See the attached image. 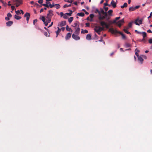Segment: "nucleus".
Instances as JSON below:
<instances>
[{
  "instance_id": "obj_39",
  "label": "nucleus",
  "mask_w": 152,
  "mask_h": 152,
  "mask_svg": "<svg viewBox=\"0 0 152 152\" xmlns=\"http://www.w3.org/2000/svg\"><path fill=\"white\" fill-rule=\"evenodd\" d=\"M7 16L8 17L10 18L12 16V15L10 13H9L7 14Z\"/></svg>"
},
{
  "instance_id": "obj_17",
  "label": "nucleus",
  "mask_w": 152,
  "mask_h": 152,
  "mask_svg": "<svg viewBox=\"0 0 152 152\" xmlns=\"http://www.w3.org/2000/svg\"><path fill=\"white\" fill-rule=\"evenodd\" d=\"M58 30L56 31V37H57L58 35V34L61 31V29H60L59 27H58Z\"/></svg>"
},
{
  "instance_id": "obj_24",
  "label": "nucleus",
  "mask_w": 152,
  "mask_h": 152,
  "mask_svg": "<svg viewBox=\"0 0 152 152\" xmlns=\"http://www.w3.org/2000/svg\"><path fill=\"white\" fill-rule=\"evenodd\" d=\"M142 34L143 36V37L145 38L147 36V34L145 32H142V34Z\"/></svg>"
},
{
  "instance_id": "obj_33",
  "label": "nucleus",
  "mask_w": 152,
  "mask_h": 152,
  "mask_svg": "<svg viewBox=\"0 0 152 152\" xmlns=\"http://www.w3.org/2000/svg\"><path fill=\"white\" fill-rule=\"evenodd\" d=\"M63 17L65 19H67L68 18L67 15L66 13L64 14Z\"/></svg>"
},
{
  "instance_id": "obj_43",
  "label": "nucleus",
  "mask_w": 152,
  "mask_h": 152,
  "mask_svg": "<svg viewBox=\"0 0 152 152\" xmlns=\"http://www.w3.org/2000/svg\"><path fill=\"white\" fill-rule=\"evenodd\" d=\"M149 43L150 44H152V39L151 38L148 40Z\"/></svg>"
},
{
  "instance_id": "obj_6",
  "label": "nucleus",
  "mask_w": 152,
  "mask_h": 152,
  "mask_svg": "<svg viewBox=\"0 0 152 152\" xmlns=\"http://www.w3.org/2000/svg\"><path fill=\"white\" fill-rule=\"evenodd\" d=\"M72 38L76 40H79L80 39V37L78 35L75 34H73L72 36Z\"/></svg>"
},
{
  "instance_id": "obj_58",
  "label": "nucleus",
  "mask_w": 152,
  "mask_h": 152,
  "mask_svg": "<svg viewBox=\"0 0 152 152\" xmlns=\"http://www.w3.org/2000/svg\"><path fill=\"white\" fill-rule=\"evenodd\" d=\"M110 18V17L109 16H107L106 18V20H109Z\"/></svg>"
},
{
  "instance_id": "obj_25",
  "label": "nucleus",
  "mask_w": 152,
  "mask_h": 152,
  "mask_svg": "<svg viewBox=\"0 0 152 152\" xmlns=\"http://www.w3.org/2000/svg\"><path fill=\"white\" fill-rule=\"evenodd\" d=\"M88 32V31L87 30H83V29L82 30V31H81V33L82 34H85V33H87Z\"/></svg>"
},
{
  "instance_id": "obj_3",
  "label": "nucleus",
  "mask_w": 152,
  "mask_h": 152,
  "mask_svg": "<svg viewBox=\"0 0 152 152\" xmlns=\"http://www.w3.org/2000/svg\"><path fill=\"white\" fill-rule=\"evenodd\" d=\"M109 31L112 33H119L121 35V34H123L120 31H118L116 30H114L113 28H109Z\"/></svg>"
},
{
  "instance_id": "obj_55",
  "label": "nucleus",
  "mask_w": 152,
  "mask_h": 152,
  "mask_svg": "<svg viewBox=\"0 0 152 152\" xmlns=\"http://www.w3.org/2000/svg\"><path fill=\"white\" fill-rule=\"evenodd\" d=\"M37 21V19H35L33 21V24L34 25H35V23H36Z\"/></svg>"
},
{
  "instance_id": "obj_44",
  "label": "nucleus",
  "mask_w": 152,
  "mask_h": 152,
  "mask_svg": "<svg viewBox=\"0 0 152 152\" xmlns=\"http://www.w3.org/2000/svg\"><path fill=\"white\" fill-rule=\"evenodd\" d=\"M105 26L106 28H109V25L107 24L106 23Z\"/></svg>"
},
{
  "instance_id": "obj_7",
  "label": "nucleus",
  "mask_w": 152,
  "mask_h": 152,
  "mask_svg": "<svg viewBox=\"0 0 152 152\" xmlns=\"http://www.w3.org/2000/svg\"><path fill=\"white\" fill-rule=\"evenodd\" d=\"M138 60L140 62L141 64H142L143 61V59L141 56H140L139 57H138Z\"/></svg>"
},
{
  "instance_id": "obj_47",
  "label": "nucleus",
  "mask_w": 152,
  "mask_h": 152,
  "mask_svg": "<svg viewBox=\"0 0 152 152\" xmlns=\"http://www.w3.org/2000/svg\"><path fill=\"white\" fill-rule=\"evenodd\" d=\"M51 18H51V17L46 16V20H51Z\"/></svg>"
},
{
  "instance_id": "obj_20",
  "label": "nucleus",
  "mask_w": 152,
  "mask_h": 152,
  "mask_svg": "<svg viewBox=\"0 0 152 152\" xmlns=\"http://www.w3.org/2000/svg\"><path fill=\"white\" fill-rule=\"evenodd\" d=\"M77 15L83 17L84 16L85 14L83 12H80V13H78Z\"/></svg>"
},
{
  "instance_id": "obj_63",
  "label": "nucleus",
  "mask_w": 152,
  "mask_h": 152,
  "mask_svg": "<svg viewBox=\"0 0 152 152\" xmlns=\"http://www.w3.org/2000/svg\"><path fill=\"white\" fill-rule=\"evenodd\" d=\"M120 17H116L115 18V20L116 21H117V20H118L119 19H120Z\"/></svg>"
},
{
  "instance_id": "obj_27",
  "label": "nucleus",
  "mask_w": 152,
  "mask_h": 152,
  "mask_svg": "<svg viewBox=\"0 0 152 152\" xmlns=\"http://www.w3.org/2000/svg\"><path fill=\"white\" fill-rule=\"evenodd\" d=\"M55 6H56V8L57 9H59L61 7V6H60V5L58 4H55Z\"/></svg>"
},
{
  "instance_id": "obj_16",
  "label": "nucleus",
  "mask_w": 152,
  "mask_h": 152,
  "mask_svg": "<svg viewBox=\"0 0 152 152\" xmlns=\"http://www.w3.org/2000/svg\"><path fill=\"white\" fill-rule=\"evenodd\" d=\"M77 26H78V27H79V23L78 21H76V22L74 23V26H73L74 27H75Z\"/></svg>"
},
{
  "instance_id": "obj_40",
  "label": "nucleus",
  "mask_w": 152,
  "mask_h": 152,
  "mask_svg": "<svg viewBox=\"0 0 152 152\" xmlns=\"http://www.w3.org/2000/svg\"><path fill=\"white\" fill-rule=\"evenodd\" d=\"M15 0L17 2L20 3V4L22 3V0Z\"/></svg>"
},
{
  "instance_id": "obj_4",
  "label": "nucleus",
  "mask_w": 152,
  "mask_h": 152,
  "mask_svg": "<svg viewBox=\"0 0 152 152\" xmlns=\"http://www.w3.org/2000/svg\"><path fill=\"white\" fill-rule=\"evenodd\" d=\"M143 20V19H142L139 20V18H138L135 20L134 23L136 25L139 26L140 24H141L142 23Z\"/></svg>"
},
{
  "instance_id": "obj_19",
  "label": "nucleus",
  "mask_w": 152,
  "mask_h": 152,
  "mask_svg": "<svg viewBox=\"0 0 152 152\" xmlns=\"http://www.w3.org/2000/svg\"><path fill=\"white\" fill-rule=\"evenodd\" d=\"M66 30L67 31H70L71 32L72 31V30L71 29V28H69L68 25H67L66 26Z\"/></svg>"
},
{
  "instance_id": "obj_56",
  "label": "nucleus",
  "mask_w": 152,
  "mask_h": 152,
  "mask_svg": "<svg viewBox=\"0 0 152 152\" xmlns=\"http://www.w3.org/2000/svg\"><path fill=\"white\" fill-rule=\"evenodd\" d=\"M152 12H151L150 13V16L148 18V19H149V18H151L152 17Z\"/></svg>"
},
{
  "instance_id": "obj_52",
  "label": "nucleus",
  "mask_w": 152,
  "mask_h": 152,
  "mask_svg": "<svg viewBox=\"0 0 152 152\" xmlns=\"http://www.w3.org/2000/svg\"><path fill=\"white\" fill-rule=\"evenodd\" d=\"M135 32H137V33L138 34H142V32H139V31H137V30H135Z\"/></svg>"
},
{
  "instance_id": "obj_8",
  "label": "nucleus",
  "mask_w": 152,
  "mask_h": 152,
  "mask_svg": "<svg viewBox=\"0 0 152 152\" xmlns=\"http://www.w3.org/2000/svg\"><path fill=\"white\" fill-rule=\"evenodd\" d=\"M75 34L76 35H78L80 33V28L78 27L77 28H75Z\"/></svg>"
},
{
  "instance_id": "obj_1",
  "label": "nucleus",
  "mask_w": 152,
  "mask_h": 152,
  "mask_svg": "<svg viewBox=\"0 0 152 152\" xmlns=\"http://www.w3.org/2000/svg\"><path fill=\"white\" fill-rule=\"evenodd\" d=\"M94 30L96 32H101L104 30V27L96 26L94 27Z\"/></svg>"
},
{
  "instance_id": "obj_13",
  "label": "nucleus",
  "mask_w": 152,
  "mask_h": 152,
  "mask_svg": "<svg viewBox=\"0 0 152 152\" xmlns=\"http://www.w3.org/2000/svg\"><path fill=\"white\" fill-rule=\"evenodd\" d=\"M111 5L113 8H115L116 7V3L113 0H112L111 2Z\"/></svg>"
},
{
  "instance_id": "obj_53",
  "label": "nucleus",
  "mask_w": 152,
  "mask_h": 152,
  "mask_svg": "<svg viewBox=\"0 0 152 152\" xmlns=\"http://www.w3.org/2000/svg\"><path fill=\"white\" fill-rule=\"evenodd\" d=\"M94 15L93 14H91L90 15V17L91 18H92L94 17Z\"/></svg>"
},
{
  "instance_id": "obj_35",
  "label": "nucleus",
  "mask_w": 152,
  "mask_h": 152,
  "mask_svg": "<svg viewBox=\"0 0 152 152\" xmlns=\"http://www.w3.org/2000/svg\"><path fill=\"white\" fill-rule=\"evenodd\" d=\"M118 23H124V18H123L121 20H119L118 21Z\"/></svg>"
},
{
  "instance_id": "obj_64",
  "label": "nucleus",
  "mask_w": 152,
  "mask_h": 152,
  "mask_svg": "<svg viewBox=\"0 0 152 152\" xmlns=\"http://www.w3.org/2000/svg\"><path fill=\"white\" fill-rule=\"evenodd\" d=\"M86 25L87 26L89 27L90 26V23H86Z\"/></svg>"
},
{
  "instance_id": "obj_34",
  "label": "nucleus",
  "mask_w": 152,
  "mask_h": 152,
  "mask_svg": "<svg viewBox=\"0 0 152 152\" xmlns=\"http://www.w3.org/2000/svg\"><path fill=\"white\" fill-rule=\"evenodd\" d=\"M71 4H69V5H67V4H65L64 5L63 7L64 8L70 6H71Z\"/></svg>"
},
{
  "instance_id": "obj_42",
  "label": "nucleus",
  "mask_w": 152,
  "mask_h": 152,
  "mask_svg": "<svg viewBox=\"0 0 152 152\" xmlns=\"http://www.w3.org/2000/svg\"><path fill=\"white\" fill-rule=\"evenodd\" d=\"M36 28L38 29L39 30L42 31V29L39 27L38 26H35Z\"/></svg>"
},
{
  "instance_id": "obj_22",
  "label": "nucleus",
  "mask_w": 152,
  "mask_h": 152,
  "mask_svg": "<svg viewBox=\"0 0 152 152\" xmlns=\"http://www.w3.org/2000/svg\"><path fill=\"white\" fill-rule=\"evenodd\" d=\"M125 46L126 48L131 47V45L129 43H125Z\"/></svg>"
},
{
  "instance_id": "obj_32",
  "label": "nucleus",
  "mask_w": 152,
  "mask_h": 152,
  "mask_svg": "<svg viewBox=\"0 0 152 152\" xmlns=\"http://www.w3.org/2000/svg\"><path fill=\"white\" fill-rule=\"evenodd\" d=\"M55 4L53 3L52 4H50V5H49V7H50V8H52L55 6Z\"/></svg>"
},
{
  "instance_id": "obj_9",
  "label": "nucleus",
  "mask_w": 152,
  "mask_h": 152,
  "mask_svg": "<svg viewBox=\"0 0 152 152\" xmlns=\"http://www.w3.org/2000/svg\"><path fill=\"white\" fill-rule=\"evenodd\" d=\"M104 16H102L101 14H100V15H99L98 19L100 21L103 20L104 19H106V18Z\"/></svg>"
},
{
  "instance_id": "obj_46",
  "label": "nucleus",
  "mask_w": 152,
  "mask_h": 152,
  "mask_svg": "<svg viewBox=\"0 0 152 152\" xmlns=\"http://www.w3.org/2000/svg\"><path fill=\"white\" fill-rule=\"evenodd\" d=\"M21 4H20V3H18L16 2V7H18Z\"/></svg>"
},
{
  "instance_id": "obj_57",
  "label": "nucleus",
  "mask_w": 152,
  "mask_h": 152,
  "mask_svg": "<svg viewBox=\"0 0 152 152\" xmlns=\"http://www.w3.org/2000/svg\"><path fill=\"white\" fill-rule=\"evenodd\" d=\"M116 21L115 20V19L113 21H110V22H111L112 23H116Z\"/></svg>"
},
{
  "instance_id": "obj_61",
  "label": "nucleus",
  "mask_w": 152,
  "mask_h": 152,
  "mask_svg": "<svg viewBox=\"0 0 152 152\" xmlns=\"http://www.w3.org/2000/svg\"><path fill=\"white\" fill-rule=\"evenodd\" d=\"M66 14L67 15H69V16H71V13H66Z\"/></svg>"
},
{
  "instance_id": "obj_15",
  "label": "nucleus",
  "mask_w": 152,
  "mask_h": 152,
  "mask_svg": "<svg viewBox=\"0 0 152 152\" xmlns=\"http://www.w3.org/2000/svg\"><path fill=\"white\" fill-rule=\"evenodd\" d=\"M99 23H100L101 26H102V27H103L104 26H105L106 23L105 22L101 20L99 22Z\"/></svg>"
},
{
  "instance_id": "obj_21",
  "label": "nucleus",
  "mask_w": 152,
  "mask_h": 152,
  "mask_svg": "<svg viewBox=\"0 0 152 152\" xmlns=\"http://www.w3.org/2000/svg\"><path fill=\"white\" fill-rule=\"evenodd\" d=\"M30 14L29 13L26 12L25 14L24 17L27 18V17H30Z\"/></svg>"
},
{
  "instance_id": "obj_41",
  "label": "nucleus",
  "mask_w": 152,
  "mask_h": 152,
  "mask_svg": "<svg viewBox=\"0 0 152 152\" xmlns=\"http://www.w3.org/2000/svg\"><path fill=\"white\" fill-rule=\"evenodd\" d=\"M132 25V22H130L128 24V27L129 28L131 27Z\"/></svg>"
},
{
  "instance_id": "obj_38",
  "label": "nucleus",
  "mask_w": 152,
  "mask_h": 152,
  "mask_svg": "<svg viewBox=\"0 0 152 152\" xmlns=\"http://www.w3.org/2000/svg\"><path fill=\"white\" fill-rule=\"evenodd\" d=\"M16 13L18 15H20V11L19 10H18L17 11H15Z\"/></svg>"
},
{
  "instance_id": "obj_11",
  "label": "nucleus",
  "mask_w": 152,
  "mask_h": 152,
  "mask_svg": "<svg viewBox=\"0 0 152 152\" xmlns=\"http://www.w3.org/2000/svg\"><path fill=\"white\" fill-rule=\"evenodd\" d=\"M66 24V22L65 21H63L60 23L58 26H65Z\"/></svg>"
},
{
  "instance_id": "obj_37",
  "label": "nucleus",
  "mask_w": 152,
  "mask_h": 152,
  "mask_svg": "<svg viewBox=\"0 0 152 152\" xmlns=\"http://www.w3.org/2000/svg\"><path fill=\"white\" fill-rule=\"evenodd\" d=\"M42 5H43L44 6H45L46 7H49V5H48V4H42Z\"/></svg>"
},
{
  "instance_id": "obj_28",
  "label": "nucleus",
  "mask_w": 152,
  "mask_h": 152,
  "mask_svg": "<svg viewBox=\"0 0 152 152\" xmlns=\"http://www.w3.org/2000/svg\"><path fill=\"white\" fill-rule=\"evenodd\" d=\"M134 10H135L134 7H130L129 9V10L130 12L134 11Z\"/></svg>"
},
{
  "instance_id": "obj_29",
  "label": "nucleus",
  "mask_w": 152,
  "mask_h": 152,
  "mask_svg": "<svg viewBox=\"0 0 152 152\" xmlns=\"http://www.w3.org/2000/svg\"><path fill=\"white\" fill-rule=\"evenodd\" d=\"M15 18L16 20H19L21 18V17L15 15Z\"/></svg>"
},
{
  "instance_id": "obj_45",
  "label": "nucleus",
  "mask_w": 152,
  "mask_h": 152,
  "mask_svg": "<svg viewBox=\"0 0 152 152\" xmlns=\"http://www.w3.org/2000/svg\"><path fill=\"white\" fill-rule=\"evenodd\" d=\"M103 15H104V16H105V17L106 18L107 16H108V15H107V12H105L104 13V14H103Z\"/></svg>"
},
{
  "instance_id": "obj_51",
  "label": "nucleus",
  "mask_w": 152,
  "mask_h": 152,
  "mask_svg": "<svg viewBox=\"0 0 152 152\" xmlns=\"http://www.w3.org/2000/svg\"><path fill=\"white\" fill-rule=\"evenodd\" d=\"M140 7V6H139V5H138V6H136L135 7H134V9L135 10L136 9H138V8H139Z\"/></svg>"
},
{
  "instance_id": "obj_26",
  "label": "nucleus",
  "mask_w": 152,
  "mask_h": 152,
  "mask_svg": "<svg viewBox=\"0 0 152 152\" xmlns=\"http://www.w3.org/2000/svg\"><path fill=\"white\" fill-rule=\"evenodd\" d=\"M73 20V17H71L68 19V22L69 23H70Z\"/></svg>"
},
{
  "instance_id": "obj_2",
  "label": "nucleus",
  "mask_w": 152,
  "mask_h": 152,
  "mask_svg": "<svg viewBox=\"0 0 152 152\" xmlns=\"http://www.w3.org/2000/svg\"><path fill=\"white\" fill-rule=\"evenodd\" d=\"M41 20L43 22L44 24L46 26H47L48 25V23H50L51 21V20H46V21H45V18L44 16L42 17Z\"/></svg>"
},
{
  "instance_id": "obj_60",
  "label": "nucleus",
  "mask_w": 152,
  "mask_h": 152,
  "mask_svg": "<svg viewBox=\"0 0 152 152\" xmlns=\"http://www.w3.org/2000/svg\"><path fill=\"white\" fill-rule=\"evenodd\" d=\"M141 56L142 57V58H143L145 59H147V57L146 56L144 55H142Z\"/></svg>"
},
{
  "instance_id": "obj_54",
  "label": "nucleus",
  "mask_w": 152,
  "mask_h": 152,
  "mask_svg": "<svg viewBox=\"0 0 152 152\" xmlns=\"http://www.w3.org/2000/svg\"><path fill=\"white\" fill-rule=\"evenodd\" d=\"M60 15L61 16V17H62V16H63V15H64V14L63 12H61L60 13Z\"/></svg>"
},
{
  "instance_id": "obj_18",
  "label": "nucleus",
  "mask_w": 152,
  "mask_h": 152,
  "mask_svg": "<svg viewBox=\"0 0 152 152\" xmlns=\"http://www.w3.org/2000/svg\"><path fill=\"white\" fill-rule=\"evenodd\" d=\"M127 4L126 3H124V5L121 6V8H124V7H126L127 6Z\"/></svg>"
},
{
  "instance_id": "obj_50",
  "label": "nucleus",
  "mask_w": 152,
  "mask_h": 152,
  "mask_svg": "<svg viewBox=\"0 0 152 152\" xmlns=\"http://www.w3.org/2000/svg\"><path fill=\"white\" fill-rule=\"evenodd\" d=\"M117 23L118 24V25L119 27H121V23H118H118Z\"/></svg>"
},
{
  "instance_id": "obj_23",
  "label": "nucleus",
  "mask_w": 152,
  "mask_h": 152,
  "mask_svg": "<svg viewBox=\"0 0 152 152\" xmlns=\"http://www.w3.org/2000/svg\"><path fill=\"white\" fill-rule=\"evenodd\" d=\"M94 12L95 13H98L99 15H100L101 14L100 12L99 11V10L97 9H96L94 11Z\"/></svg>"
},
{
  "instance_id": "obj_36",
  "label": "nucleus",
  "mask_w": 152,
  "mask_h": 152,
  "mask_svg": "<svg viewBox=\"0 0 152 152\" xmlns=\"http://www.w3.org/2000/svg\"><path fill=\"white\" fill-rule=\"evenodd\" d=\"M101 12V13H102L103 14H104V13L105 12H104L103 9L101 8L100 9V11Z\"/></svg>"
},
{
  "instance_id": "obj_12",
  "label": "nucleus",
  "mask_w": 152,
  "mask_h": 152,
  "mask_svg": "<svg viewBox=\"0 0 152 152\" xmlns=\"http://www.w3.org/2000/svg\"><path fill=\"white\" fill-rule=\"evenodd\" d=\"M13 23V22L11 21H9L8 22H7L6 23V24L7 26H11Z\"/></svg>"
},
{
  "instance_id": "obj_5",
  "label": "nucleus",
  "mask_w": 152,
  "mask_h": 152,
  "mask_svg": "<svg viewBox=\"0 0 152 152\" xmlns=\"http://www.w3.org/2000/svg\"><path fill=\"white\" fill-rule=\"evenodd\" d=\"M53 11L52 10H50L48 11V12L47 14V16L52 18L53 15Z\"/></svg>"
},
{
  "instance_id": "obj_10",
  "label": "nucleus",
  "mask_w": 152,
  "mask_h": 152,
  "mask_svg": "<svg viewBox=\"0 0 152 152\" xmlns=\"http://www.w3.org/2000/svg\"><path fill=\"white\" fill-rule=\"evenodd\" d=\"M71 34L70 33H68L66 37H65V39L66 40H67L69 39L71 37Z\"/></svg>"
},
{
  "instance_id": "obj_14",
  "label": "nucleus",
  "mask_w": 152,
  "mask_h": 152,
  "mask_svg": "<svg viewBox=\"0 0 152 152\" xmlns=\"http://www.w3.org/2000/svg\"><path fill=\"white\" fill-rule=\"evenodd\" d=\"M86 39L87 40H90L91 39V36L90 34H88L86 35Z\"/></svg>"
},
{
  "instance_id": "obj_62",
  "label": "nucleus",
  "mask_w": 152,
  "mask_h": 152,
  "mask_svg": "<svg viewBox=\"0 0 152 152\" xmlns=\"http://www.w3.org/2000/svg\"><path fill=\"white\" fill-rule=\"evenodd\" d=\"M48 33L46 32H45L44 33V35L46 37H48Z\"/></svg>"
},
{
  "instance_id": "obj_49",
  "label": "nucleus",
  "mask_w": 152,
  "mask_h": 152,
  "mask_svg": "<svg viewBox=\"0 0 152 152\" xmlns=\"http://www.w3.org/2000/svg\"><path fill=\"white\" fill-rule=\"evenodd\" d=\"M104 5L105 6H108L109 7L110 6V5L108 4L107 3H105L104 4Z\"/></svg>"
},
{
  "instance_id": "obj_59",
  "label": "nucleus",
  "mask_w": 152,
  "mask_h": 152,
  "mask_svg": "<svg viewBox=\"0 0 152 152\" xmlns=\"http://www.w3.org/2000/svg\"><path fill=\"white\" fill-rule=\"evenodd\" d=\"M121 35L122 36V38L123 39L125 38V36L124 34H121Z\"/></svg>"
},
{
  "instance_id": "obj_31",
  "label": "nucleus",
  "mask_w": 152,
  "mask_h": 152,
  "mask_svg": "<svg viewBox=\"0 0 152 152\" xmlns=\"http://www.w3.org/2000/svg\"><path fill=\"white\" fill-rule=\"evenodd\" d=\"M113 12V11L112 10H110L108 12V13L110 15H111V14Z\"/></svg>"
},
{
  "instance_id": "obj_48",
  "label": "nucleus",
  "mask_w": 152,
  "mask_h": 152,
  "mask_svg": "<svg viewBox=\"0 0 152 152\" xmlns=\"http://www.w3.org/2000/svg\"><path fill=\"white\" fill-rule=\"evenodd\" d=\"M43 0H39L38 1V3L39 4H42L43 2Z\"/></svg>"
},
{
  "instance_id": "obj_30",
  "label": "nucleus",
  "mask_w": 152,
  "mask_h": 152,
  "mask_svg": "<svg viewBox=\"0 0 152 152\" xmlns=\"http://www.w3.org/2000/svg\"><path fill=\"white\" fill-rule=\"evenodd\" d=\"M124 32L126 33H127L128 34H130V33L129 31H128L126 29L124 28Z\"/></svg>"
}]
</instances>
